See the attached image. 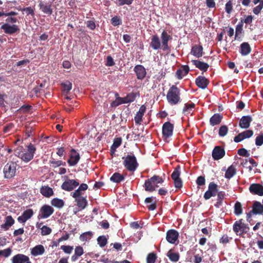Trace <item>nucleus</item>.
<instances>
[{"mask_svg": "<svg viewBox=\"0 0 263 263\" xmlns=\"http://www.w3.org/2000/svg\"><path fill=\"white\" fill-rule=\"evenodd\" d=\"M49 163L52 165V166L54 168L59 167L61 165H65L66 163L65 162H63L61 160H50Z\"/></svg>", "mask_w": 263, "mask_h": 263, "instance_id": "49", "label": "nucleus"}, {"mask_svg": "<svg viewBox=\"0 0 263 263\" xmlns=\"http://www.w3.org/2000/svg\"><path fill=\"white\" fill-rule=\"evenodd\" d=\"M136 95L137 93L134 92L128 93L125 97L127 103L134 102L136 99Z\"/></svg>", "mask_w": 263, "mask_h": 263, "instance_id": "50", "label": "nucleus"}, {"mask_svg": "<svg viewBox=\"0 0 263 263\" xmlns=\"http://www.w3.org/2000/svg\"><path fill=\"white\" fill-rule=\"evenodd\" d=\"M134 71L135 72L137 78L138 80H142L146 77V69L142 65H136L134 68Z\"/></svg>", "mask_w": 263, "mask_h": 263, "instance_id": "17", "label": "nucleus"}, {"mask_svg": "<svg viewBox=\"0 0 263 263\" xmlns=\"http://www.w3.org/2000/svg\"><path fill=\"white\" fill-rule=\"evenodd\" d=\"M110 22L114 26H117L122 24V20L118 16L113 17L111 19Z\"/></svg>", "mask_w": 263, "mask_h": 263, "instance_id": "46", "label": "nucleus"}, {"mask_svg": "<svg viewBox=\"0 0 263 263\" xmlns=\"http://www.w3.org/2000/svg\"><path fill=\"white\" fill-rule=\"evenodd\" d=\"M255 144L257 146H261L263 144V134L259 135L255 139Z\"/></svg>", "mask_w": 263, "mask_h": 263, "instance_id": "58", "label": "nucleus"}, {"mask_svg": "<svg viewBox=\"0 0 263 263\" xmlns=\"http://www.w3.org/2000/svg\"><path fill=\"white\" fill-rule=\"evenodd\" d=\"M225 193L224 192L220 191L217 193V202L215 206L217 208H219L221 205L222 201L224 198Z\"/></svg>", "mask_w": 263, "mask_h": 263, "instance_id": "41", "label": "nucleus"}, {"mask_svg": "<svg viewBox=\"0 0 263 263\" xmlns=\"http://www.w3.org/2000/svg\"><path fill=\"white\" fill-rule=\"evenodd\" d=\"M232 3L231 1H229L226 4L225 10L227 13L230 14L232 11Z\"/></svg>", "mask_w": 263, "mask_h": 263, "instance_id": "61", "label": "nucleus"}, {"mask_svg": "<svg viewBox=\"0 0 263 263\" xmlns=\"http://www.w3.org/2000/svg\"><path fill=\"white\" fill-rule=\"evenodd\" d=\"M149 45L150 47L155 50L161 48V41L158 35L155 34L152 36Z\"/></svg>", "mask_w": 263, "mask_h": 263, "instance_id": "21", "label": "nucleus"}, {"mask_svg": "<svg viewBox=\"0 0 263 263\" xmlns=\"http://www.w3.org/2000/svg\"><path fill=\"white\" fill-rule=\"evenodd\" d=\"M45 251L44 246L41 245L35 246L31 249V254L34 256L41 255L44 253Z\"/></svg>", "mask_w": 263, "mask_h": 263, "instance_id": "30", "label": "nucleus"}, {"mask_svg": "<svg viewBox=\"0 0 263 263\" xmlns=\"http://www.w3.org/2000/svg\"><path fill=\"white\" fill-rule=\"evenodd\" d=\"M237 153L241 156L249 157L250 156V153L244 148H241L237 151Z\"/></svg>", "mask_w": 263, "mask_h": 263, "instance_id": "55", "label": "nucleus"}, {"mask_svg": "<svg viewBox=\"0 0 263 263\" xmlns=\"http://www.w3.org/2000/svg\"><path fill=\"white\" fill-rule=\"evenodd\" d=\"M53 208L48 204L43 205L40 210L38 215L39 219H45L48 218L54 212Z\"/></svg>", "mask_w": 263, "mask_h": 263, "instance_id": "7", "label": "nucleus"}, {"mask_svg": "<svg viewBox=\"0 0 263 263\" xmlns=\"http://www.w3.org/2000/svg\"><path fill=\"white\" fill-rule=\"evenodd\" d=\"M1 29L3 30L4 32L7 34H13L20 32L19 27L16 25H10L8 23H5L1 26Z\"/></svg>", "mask_w": 263, "mask_h": 263, "instance_id": "10", "label": "nucleus"}, {"mask_svg": "<svg viewBox=\"0 0 263 263\" xmlns=\"http://www.w3.org/2000/svg\"><path fill=\"white\" fill-rule=\"evenodd\" d=\"M203 53V47L201 45H194L192 46L191 54L199 58L202 56Z\"/></svg>", "mask_w": 263, "mask_h": 263, "instance_id": "24", "label": "nucleus"}, {"mask_svg": "<svg viewBox=\"0 0 263 263\" xmlns=\"http://www.w3.org/2000/svg\"><path fill=\"white\" fill-rule=\"evenodd\" d=\"M12 250L9 248L0 251V256H4L5 257H7L11 254Z\"/></svg>", "mask_w": 263, "mask_h": 263, "instance_id": "56", "label": "nucleus"}, {"mask_svg": "<svg viewBox=\"0 0 263 263\" xmlns=\"http://www.w3.org/2000/svg\"><path fill=\"white\" fill-rule=\"evenodd\" d=\"M63 87V90L68 92L72 88V84L70 82H66L62 84Z\"/></svg>", "mask_w": 263, "mask_h": 263, "instance_id": "53", "label": "nucleus"}, {"mask_svg": "<svg viewBox=\"0 0 263 263\" xmlns=\"http://www.w3.org/2000/svg\"><path fill=\"white\" fill-rule=\"evenodd\" d=\"M225 155V151L223 148L219 146L214 147L212 152V157L215 160L221 159Z\"/></svg>", "mask_w": 263, "mask_h": 263, "instance_id": "19", "label": "nucleus"}, {"mask_svg": "<svg viewBox=\"0 0 263 263\" xmlns=\"http://www.w3.org/2000/svg\"><path fill=\"white\" fill-rule=\"evenodd\" d=\"M52 232V230L50 228L47 226H43L41 228V234L43 236L47 235L50 234Z\"/></svg>", "mask_w": 263, "mask_h": 263, "instance_id": "48", "label": "nucleus"}, {"mask_svg": "<svg viewBox=\"0 0 263 263\" xmlns=\"http://www.w3.org/2000/svg\"><path fill=\"white\" fill-rule=\"evenodd\" d=\"M166 256L172 262H177L179 260L180 255L178 252H175L174 250L170 249L167 253Z\"/></svg>", "mask_w": 263, "mask_h": 263, "instance_id": "34", "label": "nucleus"}, {"mask_svg": "<svg viewBox=\"0 0 263 263\" xmlns=\"http://www.w3.org/2000/svg\"><path fill=\"white\" fill-rule=\"evenodd\" d=\"M228 132V128L226 125H222L219 129L218 134L220 137H224Z\"/></svg>", "mask_w": 263, "mask_h": 263, "instance_id": "47", "label": "nucleus"}, {"mask_svg": "<svg viewBox=\"0 0 263 263\" xmlns=\"http://www.w3.org/2000/svg\"><path fill=\"white\" fill-rule=\"evenodd\" d=\"M243 21L241 20L240 22L237 25L235 29V38L239 34L241 33L242 31Z\"/></svg>", "mask_w": 263, "mask_h": 263, "instance_id": "51", "label": "nucleus"}, {"mask_svg": "<svg viewBox=\"0 0 263 263\" xmlns=\"http://www.w3.org/2000/svg\"><path fill=\"white\" fill-rule=\"evenodd\" d=\"M73 247L70 246H62L61 249H62L65 253L70 254L73 250Z\"/></svg>", "mask_w": 263, "mask_h": 263, "instance_id": "57", "label": "nucleus"}, {"mask_svg": "<svg viewBox=\"0 0 263 263\" xmlns=\"http://www.w3.org/2000/svg\"><path fill=\"white\" fill-rule=\"evenodd\" d=\"M205 177L203 176H199L196 180V183L198 186H202L205 184Z\"/></svg>", "mask_w": 263, "mask_h": 263, "instance_id": "60", "label": "nucleus"}, {"mask_svg": "<svg viewBox=\"0 0 263 263\" xmlns=\"http://www.w3.org/2000/svg\"><path fill=\"white\" fill-rule=\"evenodd\" d=\"M39 7L40 9L45 14L50 15L53 13L51 3H46L41 1L39 3Z\"/></svg>", "mask_w": 263, "mask_h": 263, "instance_id": "16", "label": "nucleus"}, {"mask_svg": "<svg viewBox=\"0 0 263 263\" xmlns=\"http://www.w3.org/2000/svg\"><path fill=\"white\" fill-rule=\"evenodd\" d=\"M124 176L119 173H115L110 177V180L113 182L119 183L124 180Z\"/></svg>", "mask_w": 263, "mask_h": 263, "instance_id": "36", "label": "nucleus"}, {"mask_svg": "<svg viewBox=\"0 0 263 263\" xmlns=\"http://www.w3.org/2000/svg\"><path fill=\"white\" fill-rule=\"evenodd\" d=\"M122 159L123 160V164L128 171L134 172L137 169L139 163L133 154H128L123 157Z\"/></svg>", "mask_w": 263, "mask_h": 263, "instance_id": "4", "label": "nucleus"}, {"mask_svg": "<svg viewBox=\"0 0 263 263\" xmlns=\"http://www.w3.org/2000/svg\"><path fill=\"white\" fill-rule=\"evenodd\" d=\"M234 213L236 215H239L242 213L241 204L238 201H237L235 204Z\"/></svg>", "mask_w": 263, "mask_h": 263, "instance_id": "45", "label": "nucleus"}, {"mask_svg": "<svg viewBox=\"0 0 263 263\" xmlns=\"http://www.w3.org/2000/svg\"><path fill=\"white\" fill-rule=\"evenodd\" d=\"M157 259L156 254L154 253H149L146 258L147 263H155Z\"/></svg>", "mask_w": 263, "mask_h": 263, "instance_id": "43", "label": "nucleus"}, {"mask_svg": "<svg viewBox=\"0 0 263 263\" xmlns=\"http://www.w3.org/2000/svg\"><path fill=\"white\" fill-rule=\"evenodd\" d=\"M217 185L213 182L209 184L208 190L204 194V198L205 200L210 199L212 197L215 196L218 193Z\"/></svg>", "mask_w": 263, "mask_h": 263, "instance_id": "9", "label": "nucleus"}, {"mask_svg": "<svg viewBox=\"0 0 263 263\" xmlns=\"http://www.w3.org/2000/svg\"><path fill=\"white\" fill-rule=\"evenodd\" d=\"M33 214V211L32 209H28L23 213V215L24 216L27 220L30 218L32 216Z\"/></svg>", "mask_w": 263, "mask_h": 263, "instance_id": "54", "label": "nucleus"}, {"mask_svg": "<svg viewBox=\"0 0 263 263\" xmlns=\"http://www.w3.org/2000/svg\"><path fill=\"white\" fill-rule=\"evenodd\" d=\"M17 164L15 162H8L4 166V177L7 179H10L15 175Z\"/></svg>", "mask_w": 263, "mask_h": 263, "instance_id": "5", "label": "nucleus"}, {"mask_svg": "<svg viewBox=\"0 0 263 263\" xmlns=\"http://www.w3.org/2000/svg\"><path fill=\"white\" fill-rule=\"evenodd\" d=\"M195 83L199 88L204 89L208 87L209 81L205 77L200 76L196 79Z\"/></svg>", "mask_w": 263, "mask_h": 263, "instance_id": "22", "label": "nucleus"}, {"mask_svg": "<svg viewBox=\"0 0 263 263\" xmlns=\"http://www.w3.org/2000/svg\"><path fill=\"white\" fill-rule=\"evenodd\" d=\"M262 8L263 2H261V5H258L253 9V12L255 14L258 15L261 12Z\"/></svg>", "mask_w": 263, "mask_h": 263, "instance_id": "59", "label": "nucleus"}, {"mask_svg": "<svg viewBox=\"0 0 263 263\" xmlns=\"http://www.w3.org/2000/svg\"><path fill=\"white\" fill-rule=\"evenodd\" d=\"M74 253H76L77 255L81 256L84 253V250L82 247L79 246H77L74 249Z\"/></svg>", "mask_w": 263, "mask_h": 263, "instance_id": "62", "label": "nucleus"}, {"mask_svg": "<svg viewBox=\"0 0 263 263\" xmlns=\"http://www.w3.org/2000/svg\"><path fill=\"white\" fill-rule=\"evenodd\" d=\"M253 134L254 132L252 130H246L235 136L234 138V141L236 143H238L245 139L251 137Z\"/></svg>", "mask_w": 263, "mask_h": 263, "instance_id": "14", "label": "nucleus"}, {"mask_svg": "<svg viewBox=\"0 0 263 263\" xmlns=\"http://www.w3.org/2000/svg\"><path fill=\"white\" fill-rule=\"evenodd\" d=\"M251 51V48L247 42L242 43L240 46V52L243 56L248 55Z\"/></svg>", "mask_w": 263, "mask_h": 263, "instance_id": "33", "label": "nucleus"}, {"mask_svg": "<svg viewBox=\"0 0 263 263\" xmlns=\"http://www.w3.org/2000/svg\"><path fill=\"white\" fill-rule=\"evenodd\" d=\"M74 199L77 202V205L79 208V211L84 209L87 206L88 202L86 197H77Z\"/></svg>", "mask_w": 263, "mask_h": 263, "instance_id": "31", "label": "nucleus"}, {"mask_svg": "<svg viewBox=\"0 0 263 263\" xmlns=\"http://www.w3.org/2000/svg\"><path fill=\"white\" fill-rule=\"evenodd\" d=\"M180 166L178 165L174 168L171 175V177L174 180L175 187L177 189H181L182 186V181L180 178Z\"/></svg>", "mask_w": 263, "mask_h": 263, "instance_id": "6", "label": "nucleus"}, {"mask_svg": "<svg viewBox=\"0 0 263 263\" xmlns=\"http://www.w3.org/2000/svg\"><path fill=\"white\" fill-rule=\"evenodd\" d=\"M236 173V169L233 165L230 166L225 173V177L227 179H231L233 177Z\"/></svg>", "mask_w": 263, "mask_h": 263, "instance_id": "38", "label": "nucleus"}, {"mask_svg": "<svg viewBox=\"0 0 263 263\" xmlns=\"http://www.w3.org/2000/svg\"><path fill=\"white\" fill-rule=\"evenodd\" d=\"M179 237L178 232L174 229H171L167 231L166 239L170 243H175Z\"/></svg>", "mask_w": 263, "mask_h": 263, "instance_id": "15", "label": "nucleus"}, {"mask_svg": "<svg viewBox=\"0 0 263 263\" xmlns=\"http://www.w3.org/2000/svg\"><path fill=\"white\" fill-rule=\"evenodd\" d=\"M242 224V219H240L234 222L233 229L236 234L238 235L239 231H241V224Z\"/></svg>", "mask_w": 263, "mask_h": 263, "instance_id": "40", "label": "nucleus"}, {"mask_svg": "<svg viewBox=\"0 0 263 263\" xmlns=\"http://www.w3.org/2000/svg\"><path fill=\"white\" fill-rule=\"evenodd\" d=\"M79 182L77 180L67 179L61 185V188L64 191H71L79 185Z\"/></svg>", "mask_w": 263, "mask_h": 263, "instance_id": "8", "label": "nucleus"}, {"mask_svg": "<svg viewBox=\"0 0 263 263\" xmlns=\"http://www.w3.org/2000/svg\"><path fill=\"white\" fill-rule=\"evenodd\" d=\"M174 129V125L170 122H165L162 126L163 137L166 139L172 136Z\"/></svg>", "mask_w": 263, "mask_h": 263, "instance_id": "12", "label": "nucleus"}, {"mask_svg": "<svg viewBox=\"0 0 263 263\" xmlns=\"http://www.w3.org/2000/svg\"><path fill=\"white\" fill-rule=\"evenodd\" d=\"M82 191L79 189H78L73 193H71V196L73 198L81 197L82 196Z\"/></svg>", "mask_w": 263, "mask_h": 263, "instance_id": "64", "label": "nucleus"}, {"mask_svg": "<svg viewBox=\"0 0 263 263\" xmlns=\"http://www.w3.org/2000/svg\"><path fill=\"white\" fill-rule=\"evenodd\" d=\"M163 182L164 179L162 177L155 175L151 178L145 181L143 186L145 191L153 192L159 187L158 184H161Z\"/></svg>", "mask_w": 263, "mask_h": 263, "instance_id": "3", "label": "nucleus"}, {"mask_svg": "<svg viewBox=\"0 0 263 263\" xmlns=\"http://www.w3.org/2000/svg\"><path fill=\"white\" fill-rule=\"evenodd\" d=\"M80 159L79 154L74 149H71L70 152L69 158L67 163L70 166H74L79 162Z\"/></svg>", "mask_w": 263, "mask_h": 263, "instance_id": "13", "label": "nucleus"}, {"mask_svg": "<svg viewBox=\"0 0 263 263\" xmlns=\"http://www.w3.org/2000/svg\"><path fill=\"white\" fill-rule=\"evenodd\" d=\"M146 107L144 105H142L137 112L136 116L134 117V120L136 124H140L142 121V117L145 112Z\"/></svg>", "mask_w": 263, "mask_h": 263, "instance_id": "25", "label": "nucleus"}, {"mask_svg": "<svg viewBox=\"0 0 263 263\" xmlns=\"http://www.w3.org/2000/svg\"><path fill=\"white\" fill-rule=\"evenodd\" d=\"M40 192L46 197H50L54 194L52 189L48 186H42L40 189Z\"/></svg>", "mask_w": 263, "mask_h": 263, "instance_id": "35", "label": "nucleus"}, {"mask_svg": "<svg viewBox=\"0 0 263 263\" xmlns=\"http://www.w3.org/2000/svg\"><path fill=\"white\" fill-rule=\"evenodd\" d=\"M192 62L196 68L203 72H206L209 67V65L208 63L198 60H193Z\"/></svg>", "mask_w": 263, "mask_h": 263, "instance_id": "26", "label": "nucleus"}, {"mask_svg": "<svg viewBox=\"0 0 263 263\" xmlns=\"http://www.w3.org/2000/svg\"><path fill=\"white\" fill-rule=\"evenodd\" d=\"M190 71V68L188 65H182L179 68L176 72V76L179 79H182L183 77L186 75Z\"/></svg>", "mask_w": 263, "mask_h": 263, "instance_id": "28", "label": "nucleus"}, {"mask_svg": "<svg viewBox=\"0 0 263 263\" xmlns=\"http://www.w3.org/2000/svg\"><path fill=\"white\" fill-rule=\"evenodd\" d=\"M166 99L171 105H174L181 102L180 90L176 85L172 86L169 89L167 95Z\"/></svg>", "mask_w": 263, "mask_h": 263, "instance_id": "2", "label": "nucleus"}, {"mask_svg": "<svg viewBox=\"0 0 263 263\" xmlns=\"http://www.w3.org/2000/svg\"><path fill=\"white\" fill-rule=\"evenodd\" d=\"M223 118L222 115L220 114H215L210 119V125L214 126L219 124Z\"/></svg>", "mask_w": 263, "mask_h": 263, "instance_id": "32", "label": "nucleus"}, {"mask_svg": "<svg viewBox=\"0 0 263 263\" xmlns=\"http://www.w3.org/2000/svg\"><path fill=\"white\" fill-rule=\"evenodd\" d=\"M98 243L100 247H104L107 242V239L105 236H101L97 238Z\"/></svg>", "mask_w": 263, "mask_h": 263, "instance_id": "44", "label": "nucleus"}, {"mask_svg": "<svg viewBox=\"0 0 263 263\" xmlns=\"http://www.w3.org/2000/svg\"><path fill=\"white\" fill-rule=\"evenodd\" d=\"M195 107V103L191 102V103H185L183 107L182 112L184 115H187L191 113V111Z\"/></svg>", "mask_w": 263, "mask_h": 263, "instance_id": "39", "label": "nucleus"}, {"mask_svg": "<svg viewBox=\"0 0 263 263\" xmlns=\"http://www.w3.org/2000/svg\"><path fill=\"white\" fill-rule=\"evenodd\" d=\"M249 191L253 195L263 196V186L259 183H253L249 187Z\"/></svg>", "mask_w": 263, "mask_h": 263, "instance_id": "18", "label": "nucleus"}, {"mask_svg": "<svg viewBox=\"0 0 263 263\" xmlns=\"http://www.w3.org/2000/svg\"><path fill=\"white\" fill-rule=\"evenodd\" d=\"M27 147V149H25L23 146H19L14 151L15 155L26 163L33 159L36 149L35 146L31 143Z\"/></svg>", "mask_w": 263, "mask_h": 263, "instance_id": "1", "label": "nucleus"}, {"mask_svg": "<svg viewBox=\"0 0 263 263\" xmlns=\"http://www.w3.org/2000/svg\"><path fill=\"white\" fill-rule=\"evenodd\" d=\"M106 66H112L115 65V62L112 58L110 55H108L106 58Z\"/></svg>", "mask_w": 263, "mask_h": 263, "instance_id": "63", "label": "nucleus"}, {"mask_svg": "<svg viewBox=\"0 0 263 263\" xmlns=\"http://www.w3.org/2000/svg\"><path fill=\"white\" fill-rule=\"evenodd\" d=\"M51 204L52 206L55 208L61 209L64 206L65 202L61 199L55 198L51 200Z\"/></svg>", "mask_w": 263, "mask_h": 263, "instance_id": "37", "label": "nucleus"}, {"mask_svg": "<svg viewBox=\"0 0 263 263\" xmlns=\"http://www.w3.org/2000/svg\"><path fill=\"white\" fill-rule=\"evenodd\" d=\"M160 37L162 43L161 49L163 51L170 50V48L168 45V42L172 39V37L165 30H163L161 34Z\"/></svg>", "mask_w": 263, "mask_h": 263, "instance_id": "11", "label": "nucleus"}, {"mask_svg": "<svg viewBox=\"0 0 263 263\" xmlns=\"http://www.w3.org/2000/svg\"><path fill=\"white\" fill-rule=\"evenodd\" d=\"M14 222V219L11 215L7 216L5 218V223L1 225V228L7 231L13 225Z\"/></svg>", "mask_w": 263, "mask_h": 263, "instance_id": "29", "label": "nucleus"}, {"mask_svg": "<svg viewBox=\"0 0 263 263\" xmlns=\"http://www.w3.org/2000/svg\"><path fill=\"white\" fill-rule=\"evenodd\" d=\"M252 120V118L250 116H242L239 121V126L241 128L247 129L250 127Z\"/></svg>", "mask_w": 263, "mask_h": 263, "instance_id": "20", "label": "nucleus"}, {"mask_svg": "<svg viewBox=\"0 0 263 263\" xmlns=\"http://www.w3.org/2000/svg\"><path fill=\"white\" fill-rule=\"evenodd\" d=\"M27 262H31L29 258L23 254H17L12 258V263H26Z\"/></svg>", "mask_w": 263, "mask_h": 263, "instance_id": "23", "label": "nucleus"}, {"mask_svg": "<svg viewBox=\"0 0 263 263\" xmlns=\"http://www.w3.org/2000/svg\"><path fill=\"white\" fill-rule=\"evenodd\" d=\"M92 236V233L88 231L82 234L80 236V239L82 241L89 240Z\"/></svg>", "mask_w": 263, "mask_h": 263, "instance_id": "42", "label": "nucleus"}, {"mask_svg": "<svg viewBox=\"0 0 263 263\" xmlns=\"http://www.w3.org/2000/svg\"><path fill=\"white\" fill-rule=\"evenodd\" d=\"M134 0H117V4L118 6H122L124 5H131Z\"/></svg>", "mask_w": 263, "mask_h": 263, "instance_id": "52", "label": "nucleus"}, {"mask_svg": "<svg viewBox=\"0 0 263 263\" xmlns=\"http://www.w3.org/2000/svg\"><path fill=\"white\" fill-rule=\"evenodd\" d=\"M250 212L253 214H262L263 205L259 201H254L252 206V210Z\"/></svg>", "mask_w": 263, "mask_h": 263, "instance_id": "27", "label": "nucleus"}]
</instances>
